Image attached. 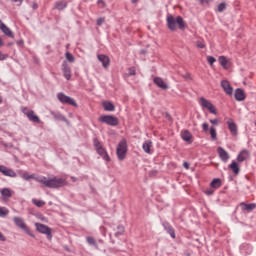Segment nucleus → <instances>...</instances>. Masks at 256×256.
<instances>
[{
	"instance_id": "nucleus-40",
	"label": "nucleus",
	"mask_w": 256,
	"mask_h": 256,
	"mask_svg": "<svg viewBox=\"0 0 256 256\" xmlns=\"http://www.w3.org/2000/svg\"><path fill=\"white\" fill-rule=\"evenodd\" d=\"M207 61L209 65L213 66V64L215 63V61H217V59H215V57L213 56H207Z\"/></svg>"
},
{
	"instance_id": "nucleus-37",
	"label": "nucleus",
	"mask_w": 256,
	"mask_h": 256,
	"mask_svg": "<svg viewBox=\"0 0 256 256\" xmlns=\"http://www.w3.org/2000/svg\"><path fill=\"white\" fill-rule=\"evenodd\" d=\"M9 215V209L0 206V217H7Z\"/></svg>"
},
{
	"instance_id": "nucleus-43",
	"label": "nucleus",
	"mask_w": 256,
	"mask_h": 256,
	"mask_svg": "<svg viewBox=\"0 0 256 256\" xmlns=\"http://www.w3.org/2000/svg\"><path fill=\"white\" fill-rule=\"evenodd\" d=\"M97 5H100V7H101L102 9L106 7L105 1H103V0H98V1H97Z\"/></svg>"
},
{
	"instance_id": "nucleus-33",
	"label": "nucleus",
	"mask_w": 256,
	"mask_h": 256,
	"mask_svg": "<svg viewBox=\"0 0 256 256\" xmlns=\"http://www.w3.org/2000/svg\"><path fill=\"white\" fill-rule=\"evenodd\" d=\"M51 115L54 119H59L60 121H65V116L59 112H52Z\"/></svg>"
},
{
	"instance_id": "nucleus-55",
	"label": "nucleus",
	"mask_w": 256,
	"mask_h": 256,
	"mask_svg": "<svg viewBox=\"0 0 256 256\" xmlns=\"http://www.w3.org/2000/svg\"><path fill=\"white\" fill-rule=\"evenodd\" d=\"M32 7H33V9H39V5H38L37 3H34V4L32 5Z\"/></svg>"
},
{
	"instance_id": "nucleus-20",
	"label": "nucleus",
	"mask_w": 256,
	"mask_h": 256,
	"mask_svg": "<svg viewBox=\"0 0 256 256\" xmlns=\"http://www.w3.org/2000/svg\"><path fill=\"white\" fill-rule=\"evenodd\" d=\"M181 138L183 139V141H185L186 143H193V141H191V139H193V135L191 134V132H189V130H184L181 133Z\"/></svg>"
},
{
	"instance_id": "nucleus-41",
	"label": "nucleus",
	"mask_w": 256,
	"mask_h": 256,
	"mask_svg": "<svg viewBox=\"0 0 256 256\" xmlns=\"http://www.w3.org/2000/svg\"><path fill=\"white\" fill-rule=\"evenodd\" d=\"M133 75H136L135 67H130V68L128 69V76H129V77H132Z\"/></svg>"
},
{
	"instance_id": "nucleus-28",
	"label": "nucleus",
	"mask_w": 256,
	"mask_h": 256,
	"mask_svg": "<svg viewBox=\"0 0 256 256\" xmlns=\"http://www.w3.org/2000/svg\"><path fill=\"white\" fill-rule=\"evenodd\" d=\"M210 187H212V189H219V187H221V179L214 178L210 183Z\"/></svg>"
},
{
	"instance_id": "nucleus-35",
	"label": "nucleus",
	"mask_w": 256,
	"mask_h": 256,
	"mask_svg": "<svg viewBox=\"0 0 256 256\" xmlns=\"http://www.w3.org/2000/svg\"><path fill=\"white\" fill-rule=\"evenodd\" d=\"M65 57L69 63H75V56L70 52H66Z\"/></svg>"
},
{
	"instance_id": "nucleus-24",
	"label": "nucleus",
	"mask_w": 256,
	"mask_h": 256,
	"mask_svg": "<svg viewBox=\"0 0 256 256\" xmlns=\"http://www.w3.org/2000/svg\"><path fill=\"white\" fill-rule=\"evenodd\" d=\"M0 31H2V33H4V35H6V37H10V39L15 38V34H13V31H11V28L7 27V25H5L3 28H1Z\"/></svg>"
},
{
	"instance_id": "nucleus-54",
	"label": "nucleus",
	"mask_w": 256,
	"mask_h": 256,
	"mask_svg": "<svg viewBox=\"0 0 256 256\" xmlns=\"http://www.w3.org/2000/svg\"><path fill=\"white\" fill-rule=\"evenodd\" d=\"M183 167H184L185 169H189V164H188L187 162H184V163H183Z\"/></svg>"
},
{
	"instance_id": "nucleus-30",
	"label": "nucleus",
	"mask_w": 256,
	"mask_h": 256,
	"mask_svg": "<svg viewBox=\"0 0 256 256\" xmlns=\"http://www.w3.org/2000/svg\"><path fill=\"white\" fill-rule=\"evenodd\" d=\"M86 241H87L88 245L95 247V249H99V245H97V241L95 240V238L88 236L86 238Z\"/></svg>"
},
{
	"instance_id": "nucleus-25",
	"label": "nucleus",
	"mask_w": 256,
	"mask_h": 256,
	"mask_svg": "<svg viewBox=\"0 0 256 256\" xmlns=\"http://www.w3.org/2000/svg\"><path fill=\"white\" fill-rule=\"evenodd\" d=\"M229 169H231L232 173L234 175H239L241 168H239V164H237L236 161H232V163L229 165Z\"/></svg>"
},
{
	"instance_id": "nucleus-48",
	"label": "nucleus",
	"mask_w": 256,
	"mask_h": 256,
	"mask_svg": "<svg viewBox=\"0 0 256 256\" xmlns=\"http://www.w3.org/2000/svg\"><path fill=\"white\" fill-rule=\"evenodd\" d=\"M149 175L150 177H155V175H157V170H151Z\"/></svg>"
},
{
	"instance_id": "nucleus-29",
	"label": "nucleus",
	"mask_w": 256,
	"mask_h": 256,
	"mask_svg": "<svg viewBox=\"0 0 256 256\" xmlns=\"http://www.w3.org/2000/svg\"><path fill=\"white\" fill-rule=\"evenodd\" d=\"M153 143L151 141H145L142 145V149L144 153H151V145Z\"/></svg>"
},
{
	"instance_id": "nucleus-27",
	"label": "nucleus",
	"mask_w": 256,
	"mask_h": 256,
	"mask_svg": "<svg viewBox=\"0 0 256 256\" xmlns=\"http://www.w3.org/2000/svg\"><path fill=\"white\" fill-rule=\"evenodd\" d=\"M218 61L220 65L223 67V69H229V67L227 66V63H229V61L227 60V57L219 56Z\"/></svg>"
},
{
	"instance_id": "nucleus-23",
	"label": "nucleus",
	"mask_w": 256,
	"mask_h": 256,
	"mask_svg": "<svg viewBox=\"0 0 256 256\" xmlns=\"http://www.w3.org/2000/svg\"><path fill=\"white\" fill-rule=\"evenodd\" d=\"M248 157H249V152L244 149L238 154L237 161L238 163H243V161H247Z\"/></svg>"
},
{
	"instance_id": "nucleus-52",
	"label": "nucleus",
	"mask_w": 256,
	"mask_h": 256,
	"mask_svg": "<svg viewBox=\"0 0 256 256\" xmlns=\"http://www.w3.org/2000/svg\"><path fill=\"white\" fill-rule=\"evenodd\" d=\"M199 2L201 3V5H205V3H209V0H199Z\"/></svg>"
},
{
	"instance_id": "nucleus-6",
	"label": "nucleus",
	"mask_w": 256,
	"mask_h": 256,
	"mask_svg": "<svg viewBox=\"0 0 256 256\" xmlns=\"http://www.w3.org/2000/svg\"><path fill=\"white\" fill-rule=\"evenodd\" d=\"M199 103L202 109H207L212 115H217V108H215V105L211 101L201 97Z\"/></svg>"
},
{
	"instance_id": "nucleus-46",
	"label": "nucleus",
	"mask_w": 256,
	"mask_h": 256,
	"mask_svg": "<svg viewBox=\"0 0 256 256\" xmlns=\"http://www.w3.org/2000/svg\"><path fill=\"white\" fill-rule=\"evenodd\" d=\"M210 123L212 124V125H219V120L216 118V119H211L210 120Z\"/></svg>"
},
{
	"instance_id": "nucleus-13",
	"label": "nucleus",
	"mask_w": 256,
	"mask_h": 256,
	"mask_svg": "<svg viewBox=\"0 0 256 256\" xmlns=\"http://www.w3.org/2000/svg\"><path fill=\"white\" fill-rule=\"evenodd\" d=\"M162 226L164 227V230L167 232V234L170 235L172 239H175V229L173 226H171V224L167 221H163Z\"/></svg>"
},
{
	"instance_id": "nucleus-57",
	"label": "nucleus",
	"mask_w": 256,
	"mask_h": 256,
	"mask_svg": "<svg viewBox=\"0 0 256 256\" xmlns=\"http://www.w3.org/2000/svg\"><path fill=\"white\" fill-rule=\"evenodd\" d=\"M184 78H186V79H191V75H190V74H186V75L184 76Z\"/></svg>"
},
{
	"instance_id": "nucleus-1",
	"label": "nucleus",
	"mask_w": 256,
	"mask_h": 256,
	"mask_svg": "<svg viewBox=\"0 0 256 256\" xmlns=\"http://www.w3.org/2000/svg\"><path fill=\"white\" fill-rule=\"evenodd\" d=\"M24 181H29V179H34L37 183H41L44 187L48 189H59L61 187H65L66 181L63 178L52 177L47 179L45 176H35V174H29V172H24L20 175Z\"/></svg>"
},
{
	"instance_id": "nucleus-49",
	"label": "nucleus",
	"mask_w": 256,
	"mask_h": 256,
	"mask_svg": "<svg viewBox=\"0 0 256 256\" xmlns=\"http://www.w3.org/2000/svg\"><path fill=\"white\" fill-rule=\"evenodd\" d=\"M24 41L23 40H18L17 42H16V45H18L19 47H21V45H24Z\"/></svg>"
},
{
	"instance_id": "nucleus-5",
	"label": "nucleus",
	"mask_w": 256,
	"mask_h": 256,
	"mask_svg": "<svg viewBox=\"0 0 256 256\" xmlns=\"http://www.w3.org/2000/svg\"><path fill=\"white\" fill-rule=\"evenodd\" d=\"M116 154L119 159V161H123L127 155V141L122 140L119 142L117 149H116Z\"/></svg>"
},
{
	"instance_id": "nucleus-4",
	"label": "nucleus",
	"mask_w": 256,
	"mask_h": 256,
	"mask_svg": "<svg viewBox=\"0 0 256 256\" xmlns=\"http://www.w3.org/2000/svg\"><path fill=\"white\" fill-rule=\"evenodd\" d=\"M100 123L110 125V127H117L119 125V118L114 115H102L99 117Z\"/></svg>"
},
{
	"instance_id": "nucleus-22",
	"label": "nucleus",
	"mask_w": 256,
	"mask_h": 256,
	"mask_svg": "<svg viewBox=\"0 0 256 256\" xmlns=\"http://www.w3.org/2000/svg\"><path fill=\"white\" fill-rule=\"evenodd\" d=\"M234 97L236 101H245V92H243V89L237 88Z\"/></svg>"
},
{
	"instance_id": "nucleus-19",
	"label": "nucleus",
	"mask_w": 256,
	"mask_h": 256,
	"mask_svg": "<svg viewBox=\"0 0 256 256\" xmlns=\"http://www.w3.org/2000/svg\"><path fill=\"white\" fill-rule=\"evenodd\" d=\"M96 151L98 155H100V157H102V159L106 161V163H109V161H111V157H109V154L107 153V150H105V148H98V150Z\"/></svg>"
},
{
	"instance_id": "nucleus-42",
	"label": "nucleus",
	"mask_w": 256,
	"mask_h": 256,
	"mask_svg": "<svg viewBox=\"0 0 256 256\" xmlns=\"http://www.w3.org/2000/svg\"><path fill=\"white\" fill-rule=\"evenodd\" d=\"M103 23H105V18H98V19H97V25H98L99 27H101V25H103Z\"/></svg>"
},
{
	"instance_id": "nucleus-3",
	"label": "nucleus",
	"mask_w": 256,
	"mask_h": 256,
	"mask_svg": "<svg viewBox=\"0 0 256 256\" xmlns=\"http://www.w3.org/2000/svg\"><path fill=\"white\" fill-rule=\"evenodd\" d=\"M13 222H14V225L18 227V229H21V231H24V233H26L27 235L35 239V234H33L31 230H29V227H27V224L25 223V220L22 217L15 216L13 218Z\"/></svg>"
},
{
	"instance_id": "nucleus-60",
	"label": "nucleus",
	"mask_w": 256,
	"mask_h": 256,
	"mask_svg": "<svg viewBox=\"0 0 256 256\" xmlns=\"http://www.w3.org/2000/svg\"><path fill=\"white\" fill-rule=\"evenodd\" d=\"M0 103H3V98L0 96Z\"/></svg>"
},
{
	"instance_id": "nucleus-34",
	"label": "nucleus",
	"mask_w": 256,
	"mask_h": 256,
	"mask_svg": "<svg viewBox=\"0 0 256 256\" xmlns=\"http://www.w3.org/2000/svg\"><path fill=\"white\" fill-rule=\"evenodd\" d=\"M210 136L213 141H217V130L215 127L210 128Z\"/></svg>"
},
{
	"instance_id": "nucleus-8",
	"label": "nucleus",
	"mask_w": 256,
	"mask_h": 256,
	"mask_svg": "<svg viewBox=\"0 0 256 256\" xmlns=\"http://www.w3.org/2000/svg\"><path fill=\"white\" fill-rule=\"evenodd\" d=\"M21 111L24 115H26V117H28V120L32 123H41V119H39V116L35 114V111L29 110V108L25 106L21 108Z\"/></svg>"
},
{
	"instance_id": "nucleus-2",
	"label": "nucleus",
	"mask_w": 256,
	"mask_h": 256,
	"mask_svg": "<svg viewBox=\"0 0 256 256\" xmlns=\"http://www.w3.org/2000/svg\"><path fill=\"white\" fill-rule=\"evenodd\" d=\"M167 21V27L170 31H177V25L178 28L183 30L185 27H187V24H185V21H183V18L181 16H178L175 18L173 15H168L166 18Z\"/></svg>"
},
{
	"instance_id": "nucleus-10",
	"label": "nucleus",
	"mask_w": 256,
	"mask_h": 256,
	"mask_svg": "<svg viewBox=\"0 0 256 256\" xmlns=\"http://www.w3.org/2000/svg\"><path fill=\"white\" fill-rule=\"evenodd\" d=\"M0 173H2V175L5 177H17V173L13 169L7 168L5 165H0Z\"/></svg>"
},
{
	"instance_id": "nucleus-21",
	"label": "nucleus",
	"mask_w": 256,
	"mask_h": 256,
	"mask_svg": "<svg viewBox=\"0 0 256 256\" xmlns=\"http://www.w3.org/2000/svg\"><path fill=\"white\" fill-rule=\"evenodd\" d=\"M0 193L2 195L3 201H9V199H11V197L13 196V194L11 193V189L9 188H3Z\"/></svg>"
},
{
	"instance_id": "nucleus-39",
	"label": "nucleus",
	"mask_w": 256,
	"mask_h": 256,
	"mask_svg": "<svg viewBox=\"0 0 256 256\" xmlns=\"http://www.w3.org/2000/svg\"><path fill=\"white\" fill-rule=\"evenodd\" d=\"M93 143L96 151L103 148V146L101 145V142L98 139H94Z\"/></svg>"
},
{
	"instance_id": "nucleus-7",
	"label": "nucleus",
	"mask_w": 256,
	"mask_h": 256,
	"mask_svg": "<svg viewBox=\"0 0 256 256\" xmlns=\"http://www.w3.org/2000/svg\"><path fill=\"white\" fill-rule=\"evenodd\" d=\"M36 230L38 233H42V235L47 236V240L51 241L53 239V234H51V229L49 226L42 223H35Z\"/></svg>"
},
{
	"instance_id": "nucleus-38",
	"label": "nucleus",
	"mask_w": 256,
	"mask_h": 256,
	"mask_svg": "<svg viewBox=\"0 0 256 256\" xmlns=\"http://www.w3.org/2000/svg\"><path fill=\"white\" fill-rule=\"evenodd\" d=\"M225 9H227V4H225V2L220 3L217 7L219 13H223Z\"/></svg>"
},
{
	"instance_id": "nucleus-11",
	"label": "nucleus",
	"mask_w": 256,
	"mask_h": 256,
	"mask_svg": "<svg viewBox=\"0 0 256 256\" xmlns=\"http://www.w3.org/2000/svg\"><path fill=\"white\" fill-rule=\"evenodd\" d=\"M228 125V129L231 133V135H233V137L237 136L238 132V128H237V124L233 121V119H228V121L226 122Z\"/></svg>"
},
{
	"instance_id": "nucleus-31",
	"label": "nucleus",
	"mask_w": 256,
	"mask_h": 256,
	"mask_svg": "<svg viewBox=\"0 0 256 256\" xmlns=\"http://www.w3.org/2000/svg\"><path fill=\"white\" fill-rule=\"evenodd\" d=\"M55 8L58 9V11H63V9L67 8V2H56Z\"/></svg>"
},
{
	"instance_id": "nucleus-14",
	"label": "nucleus",
	"mask_w": 256,
	"mask_h": 256,
	"mask_svg": "<svg viewBox=\"0 0 256 256\" xmlns=\"http://www.w3.org/2000/svg\"><path fill=\"white\" fill-rule=\"evenodd\" d=\"M62 72H63L65 79H67V81H69L71 79V67H69V64H67V61H64L62 63Z\"/></svg>"
},
{
	"instance_id": "nucleus-9",
	"label": "nucleus",
	"mask_w": 256,
	"mask_h": 256,
	"mask_svg": "<svg viewBox=\"0 0 256 256\" xmlns=\"http://www.w3.org/2000/svg\"><path fill=\"white\" fill-rule=\"evenodd\" d=\"M57 99L63 105H72V107H77V102H75V99L65 95L63 92L57 94Z\"/></svg>"
},
{
	"instance_id": "nucleus-56",
	"label": "nucleus",
	"mask_w": 256,
	"mask_h": 256,
	"mask_svg": "<svg viewBox=\"0 0 256 256\" xmlns=\"http://www.w3.org/2000/svg\"><path fill=\"white\" fill-rule=\"evenodd\" d=\"M71 181H73V183H76V181H77V177L72 176V177H71Z\"/></svg>"
},
{
	"instance_id": "nucleus-32",
	"label": "nucleus",
	"mask_w": 256,
	"mask_h": 256,
	"mask_svg": "<svg viewBox=\"0 0 256 256\" xmlns=\"http://www.w3.org/2000/svg\"><path fill=\"white\" fill-rule=\"evenodd\" d=\"M123 233H125V227H123V225H118L117 226V232H115V237H121V235H123Z\"/></svg>"
},
{
	"instance_id": "nucleus-50",
	"label": "nucleus",
	"mask_w": 256,
	"mask_h": 256,
	"mask_svg": "<svg viewBox=\"0 0 256 256\" xmlns=\"http://www.w3.org/2000/svg\"><path fill=\"white\" fill-rule=\"evenodd\" d=\"M0 241H7V238L3 236V233L0 232Z\"/></svg>"
},
{
	"instance_id": "nucleus-58",
	"label": "nucleus",
	"mask_w": 256,
	"mask_h": 256,
	"mask_svg": "<svg viewBox=\"0 0 256 256\" xmlns=\"http://www.w3.org/2000/svg\"><path fill=\"white\" fill-rule=\"evenodd\" d=\"M0 47H3V38L0 37Z\"/></svg>"
},
{
	"instance_id": "nucleus-26",
	"label": "nucleus",
	"mask_w": 256,
	"mask_h": 256,
	"mask_svg": "<svg viewBox=\"0 0 256 256\" xmlns=\"http://www.w3.org/2000/svg\"><path fill=\"white\" fill-rule=\"evenodd\" d=\"M104 111H115V105L109 101L103 102Z\"/></svg>"
},
{
	"instance_id": "nucleus-45",
	"label": "nucleus",
	"mask_w": 256,
	"mask_h": 256,
	"mask_svg": "<svg viewBox=\"0 0 256 256\" xmlns=\"http://www.w3.org/2000/svg\"><path fill=\"white\" fill-rule=\"evenodd\" d=\"M202 129H203V131H205V132L209 131V124L203 123V124H202Z\"/></svg>"
},
{
	"instance_id": "nucleus-12",
	"label": "nucleus",
	"mask_w": 256,
	"mask_h": 256,
	"mask_svg": "<svg viewBox=\"0 0 256 256\" xmlns=\"http://www.w3.org/2000/svg\"><path fill=\"white\" fill-rule=\"evenodd\" d=\"M217 153L223 163H227V161H229V159H230L229 153L226 152L223 147H218Z\"/></svg>"
},
{
	"instance_id": "nucleus-53",
	"label": "nucleus",
	"mask_w": 256,
	"mask_h": 256,
	"mask_svg": "<svg viewBox=\"0 0 256 256\" xmlns=\"http://www.w3.org/2000/svg\"><path fill=\"white\" fill-rule=\"evenodd\" d=\"M0 61H5V55L0 52Z\"/></svg>"
},
{
	"instance_id": "nucleus-16",
	"label": "nucleus",
	"mask_w": 256,
	"mask_h": 256,
	"mask_svg": "<svg viewBox=\"0 0 256 256\" xmlns=\"http://www.w3.org/2000/svg\"><path fill=\"white\" fill-rule=\"evenodd\" d=\"M221 87L222 89H224L226 95H233V87H231V84H229V81L222 80Z\"/></svg>"
},
{
	"instance_id": "nucleus-51",
	"label": "nucleus",
	"mask_w": 256,
	"mask_h": 256,
	"mask_svg": "<svg viewBox=\"0 0 256 256\" xmlns=\"http://www.w3.org/2000/svg\"><path fill=\"white\" fill-rule=\"evenodd\" d=\"M5 27V23H3V20L0 19V30L3 29Z\"/></svg>"
},
{
	"instance_id": "nucleus-17",
	"label": "nucleus",
	"mask_w": 256,
	"mask_h": 256,
	"mask_svg": "<svg viewBox=\"0 0 256 256\" xmlns=\"http://www.w3.org/2000/svg\"><path fill=\"white\" fill-rule=\"evenodd\" d=\"M240 207L242 209V211H246L247 213H251L254 211V209H256V204L255 203H250L247 204L245 202L240 203Z\"/></svg>"
},
{
	"instance_id": "nucleus-59",
	"label": "nucleus",
	"mask_w": 256,
	"mask_h": 256,
	"mask_svg": "<svg viewBox=\"0 0 256 256\" xmlns=\"http://www.w3.org/2000/svg\"><path fill=\"white\" fill-rule=\"evenodd\" d=\"M137 1H139V0H131V3L135 4V3H137Z\"/></svg>"
},
{
	"instance_id": "nucleus-36",
	"label": "nucleus",
	"mask_w": 256,
	"mask_h": 256,
	"mask_svg": "<svg viewBox=\"0 0 256 256\" xmlns=\"http://www.w3.org/2000/svg\"><path fill=\"white\" fill-rule=\"evenodd\" d=\"M32 203L36 205V207H43V205H45V201L38 199H32Z\"/></svg>"
},
{
	"instance_id": "nucleus-44",
	"label": "nucleus",
	"mask_w": 256,
	"mask_h": 256,
	"mask_svg": "<svg viewBox=\"0 0 256 256\" xmlns=\"http://www.w3.org/2000/svg\"><path fill=\"white\" fill-rule=\"evenodd\" d=\"M196 45L199 49H205V44H203L201 41H198Z\"/></svg>"
},
{
	"instance_id": "nucleus-47",
	"label": "nucleus",
	"mask_w": 256,
	"mask_h": 256,
	"mask_svg": "<svg viewBox=\"0 0 256 256\" xmlns=\"http://www.w3.org/2000/svg\"><path fill=\"white\" fill-rule=\"evenodd\" d=\"M205 193H206L207 195H213V193H215V190L209 188V189H207V190L205 191Z\"/></svg>"
},
{
	"instance_id": "nucleus-15",
	"label": "nucleus",
	"mask_w": 256,
	"mask_h": 256,
	"mask_svg": "<svg viewBox=\"0 0 256 256\" xmlns=\"http://www.w3.org/2000/svg\"><path fill=\"white\" fill-rule=\"evenodd\" d=\"M154 83L163 91H167V89H169V85H167V83H165V81H163L161 77H155Z\"/></svg>"
},
{
	"instance_id": "nucleus-18",
	"label": "nucleus",
	"mask_w": 256,
	"mask_h": 256,
	"mask_svg": "<svg viewBox=\"0 0 256 256\" xmlns=\"http://www.w3.org/2000/svg\"><path fill=\"white\" fill-rule=\"evenodd\" d=\"M97 57L100 63H102V67H104V69H107V67H109L110 65L109 57L104 54H99Z\"/></svg>"
}]
</instances>
